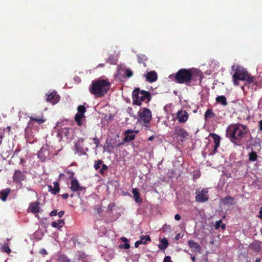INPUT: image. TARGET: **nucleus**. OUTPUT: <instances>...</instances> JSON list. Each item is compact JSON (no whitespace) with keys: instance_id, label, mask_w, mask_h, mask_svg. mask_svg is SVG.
Wrapping results in <instances>:
<instances>
[{"instance_id":"obj_1","label":"nucleus","mask_w":262,"mask_h":262,"mask_svg":"<svg viewBox=\"0 0 262 262\" xmlns=\"http://www.w3.org/2000/svg\"><path fill=\"white\" fill-rule=\"evenodd\" d=\"M248 129L246 126L241 124H232L227 129V136L232 142L240 140L245 138L248 133Z\"/></svg>"},{"instance_id":"obj_2","label":"nucleus","mask_w":262,"mask_h":262,"mask_svg":"<svg viewBox=\"0 0 262 262\" xmlns=\"http://www.w3.org/2000/svg\"><path fill=\"white\" fill-rule=\"evenodd\" d=\"M110 88V83L106 80L93 81L89 88L90 92L97 97H101L107 93Z\"/></svg>"},{"instance_id":"obj_3","label":"nucleus","mask_w":262,"mask_h":262,"mask_svg":"<svg viewBox=\"0 0 262 262\" xmlns=\"http://www.w3.org/2000/svg\"><path fill=\"white\" fill-rule=\"evenodd\" d=\"M232 68L235 71L232 76L234 85H237L239 80L245 81L248 83H251L254 81V78L251 77L244 68L235 66H233Z\"/></svg>"},{"instance_id":"obj_4","label":"nucleus","mask_w":262,"mask_h":262,"mask_svg":"<svg viewBox=\"0 0 262 262\" xmlns=\"http://www.w3.org/2000/svg\"><path fill=\"white\" fill-rule=\"evenodd\" d=\"M133 103L137 105H140L141 102H148L150 99L149 92L142 90L140 92L139 89L134 90L132 93Z\"/></svg>"},{"instance_id":"obj_5","label":"nucleus","mask_w":262,"mask_h":262,"mask_svg":"<svg viewBox=\"0 0 262 262\" xmlns=\"http://www.w3.org/2000/svg\"><path fill=\"white\" fill-rule=\"evenodd\" d=\"M189 70L182 69L180 70L176 75V80L179 83H185L189 85L190 81Z\"/></svg>"},{"instance_id":"obj_6","label":"nucleus","mask_w":262,"mask_h":262,"mask_svg":"<svg viewBox=\"0 0 262 262\" xmlns=\"http://www.w3.org/2000/svg\"><path fill=\"white\" fill-rule=\"evenodd\" d=\"M138 114L139 120L144 123L146 127H148L151 119V112L150 110L147 108H141Z\"/></svg>"},{"instance_id":"obj_7","label":"nucleus","mask_w":262,"mask_h":262,"mask_svg":"<svg viewBox=\"0 0 262 262\" xmlns=\"http://www.w3.org/2000/svg\"><path fill=\"white\" fill-rule=\"evenodd\" d=\"M188 134L184 128L180 126H176L173 129V137L180 141H184L187 137Z\"/></svg>"},{"instance_id":"obj_8","label":"nucleus","mask_w":262,"mask_h":262,"mask_svg":"<svg viewBox=\"0 0 262 262\" xmlns=\"http://www.w3.org/2000/svg\"><path fill=\"white\" fill-rule=\"evenodd\" d=\"M78 112L75 115V120L78 126L82 125L81 120L85 117L84 113L86 112V108L83 105H79L77 108Z\"/></svg>"},{"instance_id":"obj_9","label":"nucleus","mask_w":262,"mask_h":262,"mask_svg":"<svg viewBox=\"0 0 262 262\" xmlns=\"http://www.w3.org/2000/svg\"><path fill=\"white\" fill-rule=\"evenodd\" d=\"M189 72L190 73V81H199L200 82L202 80V78H203V74L202 72L197 69H189Z\"/></svg>"},{"instance_id":"obj_10","label":"nucleus","mask_w":262,"mask_h":262,"mask_svg":"<svg viewBox=\"0 0 262 262\" xmlns=\"http://www.w3.org/2000/svg\"><path fill=\"white\" fill-rule=\"evenodd\" d=\"M208 192V191L207 189H203L201 191L196 192L195 196L196 201L201 203L207 201L209 199Z\"/></svg>"},{"instance_id":"obj_11","label":"nucleus","mask_w":262,"mask_h":262,"mask_svg":"<svg viewBox=\"0 0 262 262\" xmlns=\"http://www.w3.org/2000/svg\"><path fill=\"white\" fill-rule=\"evenodd\" d=\"M37 155L38 157L41 161H44L46 159L49 158L50 157V152L48 146L47 145L42 146L39 150Z\"/></svg>"},{"instance_id":"obj_12","label":"nucleus","mask_w":262,"mask_h":262,"mask_svg":"<svg viewBox=\"0 0 262 262\" xmlns=\"http://www.w3.org/2000/svg\"><path fill=\"white\" fill-rule=\"evenodd\" d=\"M188 113L184 110H181L177 112V117L179 123H185L188 119Z\"/></svg>"},{"instance_id":"obj_13","label":"nucleus","mask_w":262,"mask_h":262,"mask_svg":"<svg viewBox=\"0 0 262 262\" xmlns=\"http://www.w3.org/2000/svg\"><path fill=\"white\" fill-rule=\"evenodd\" d=\"M46 100L53 104H55L59 101V96L57 94L56 92L53 91L49 94L47 95Z\"/></svg>"},{"instance_id":"obj_14","label":"nucleus","mask_w":262,"mask_h":262,"mask_svg":"<svg viewBox=\"0 0 262 262\" xmlns=\"http://www.w3.org/2000/svg\"><path fill=\"white\" fill-rule=\"evenodd\" d=\"M147 81L150 82H153L157 79V74L155 71H150L144 75Z\"/></svg>"},{"instance_id":"obj_15","label":"nucleus","mask_w":262,"mask_h":262,"mask_svg":"<svg viewBox=\"0 0 262 262\" xmlns=\"http://www.w3.org/2000/svg\"><path fill=\"white\" fill-rule=\"evenodd\" d=\"M188 244L190 249L195 252H201V248L199 245L193 240H189Z\"/></svg>"},{"instance_id":"obj_16","label":"nucleus","mask_w":262,"mask_h":262,"mask_svg":"<svg viewBox=\"0 0 262 262\" xmlns=\"http://www.w3.org/2000/svg\"><path fill=\"white\" fill-rule=\"evenodd\" d=\"M135 138V135L134 134V130L128 129L125 132L124 141L125 142H129L133 140Z\"/></svg>"},{"instance_id":"obj_17","label":"nucleus","mask_w":262,"mask_h":262,"mask_svg":"<svg viewBox=\"0 0 262 262\" xmlns=\"http://www.w3.org/2000/svg\"><path fill=\"white\" fill-rule=\"evenodd\" d=\"M39 202L36 201V202L32 203L30 204L29 209L30 211L34 213H38L40 211V208L39 207Z\"/></svg>"},{"instance_id":"obj_18","label":"nucleus","mask_w":262,"mask_h":262,"mask_svg":"<svg viewBox=\"0 0 262 262\" xmlns=\"http://www.w3.org/2000/svg\"><path fill=\"white\" fill-rule=\"evenodd\" d=\"M211 136L213 137L214 143L213 148V153L214 154L216 152L217 148L220 146L221 138L215 134H212Z\"/></svg>"},{"instance_id":"obj_19","label":"nucleus","mask_w":262,"mask_h":262,"mask_svg":"<svg viewBox=\"0 0 262 262\" xmlns=\"http://www.w3.org/2000/svg\"><path fill=\"white\" fill-rule=\"evenodd\" d=\"M70 188L73 191H79L82 189L76 179H73L71 181Z\"/></svg>"},{"instance_id":"obj_20","label":"nucleus","mask_w":262,"mask_h":262,"mask_svg":"<svg viewBox=\"0 0 262 262\" xmlns=\"http://www.w3.org/2000/svg\"><path fill=\"white\" fill-rule=\"evenodd\" d=\"M24 174L21 171L16 170L14 172L13 179L15 181L20 182L24 179Z\"/></svg>"},{"instance_id":"obj_21","label":"nucleus","mask_w":262,"mask_h":262,"mask_svg":"<svg viewBox=\"0 0 262 262\" xmlns=\"http://www.w3.org/2000/svg\"><path fill=\"white\" fill-rule=\"evenodd\" d=\"M215 100L216 102L221 104L223 106H226L227 105L226 98L223 95L217 96L215 98Z\"/></svg>"},{"instance_id":"obj_22","label":"nucleus","mask_w":262,"mask_h":262,"mask_svg":"<svg viewBox=\"0 0 262 262\" xmlns=\"http://www.w3.org/2000/svg\"><path fill=\"white\" fill-rule=\"evenodd\" d=\"M10 192V189L9 188H7L4 190H2L0 191V199L3 201H5L7 200V196L9 193Z\"/></svg>"},{"instance_id":"obj_23","label":"nucleus","mask_w":262,"mask_h":262,"mask_svg":"<svg viewBox=\"0 0 262 262\" xmlns=\"http://www.w3.org/2000/svg\"><path fill=\"white\" fill-rule=\"evenodd\" d=\"M70 129L67 127H63L58 132V135L62 138L63 136L67 137L69 134Z\"/></svg>"},{"instance_id":"obj_24","label":"nucleus","mask_w":262,"mask_h":262,"mask_svg":"<svg viewBox=\"0 0 262 262\" xmlns=\"http://www.w3.org/2000/svg\"><path fill=\"white\" fill-rule=\"evenodd\" d=\"M53 185L54 188H53L51 186H49V190L51 191L53 194H56L59 192L60 190L59 184L57 182H54L53 183Z\"/></svg>"},{"instance_id":"obj_25","label":"nucleus","mask_w":262,"mask_h":262,"mask_svg":"<svg viewBox=\"0 0 262 262\" xmlns=\"http://www.w3.org/2000/svg\"><path fill=\"white\" fill-rule=\"evenodd\" d=\"M83 142V140H78L75 144V148L76 150L81 154L82 153V145Z\"/></svg>"},{"instance_id":"obj_26","label":"nucleus","mask_w":262,"mask_h":262,"mask_svg":"<svg viewBox=\"0 0 262 262\" xmlns=\"http://www.w3.org/2000/svg\"><path fill=\"white\" fill-rule=\"evenodd\" d=\"M250 246L255 252H259L260 250V245L258 242L254 241L250 244Z\"/></svg>"},{"instance_id":"obj_27","label":"nucleus","mask_w":262,"mask_h":262,"mask_svg":"<svg viewBox=\"0 0 262 262\" xmlns=\"http://www.w3.org/2000/svg\"><path fill=\"white\" fill-rule=\"evenodd\" d=\"M64 224V222L63 220H58L57 222H53L52 223L51 225L54 228H57L60 229L63 227Z\"/></svg>"},{"instance_id":"obj_28","label":"nucleus","mask_w":262,"mask_h":262,"mask_svg":"<svg viewBox=\"0 0 262 262\" xmlns=\"http://www.w3.org/2000/svg\"><path fill=\"white\" fill-rule=\"evenodd\" d=\"M30 120L33 121H35L38 124H40L45 122V119L43 118V116H38V117H33L31 116L30 117Z\"/></svg>"},{"instance_id":"obj_29","label":"nucleus","mask_w":262,"mask_h":262,"mask_svg":"<svg viewBox=\"0 0 262 262\" xmlns=\"http://www.w3.org/2000/svg\"><path fill=\"white\" fill-rule=\"evenodd\" d=\"M132 193L134 195V198L135 201L137 203L141 202V200L140 199V195L138 190L137 188H134L132 190Z\"/></svg>"},{"instance_id":"obj_30","label":"nucleus","mask_w":262,"mask_h":262,"mask_svg":"<svg viewBox=\"0 0 262 262\" xmlns=\"http://www.w3.org/2000/svg\"><path fill=\"white\" fill-rule=\"evenodd\" d=\"M214 117V114L213 113L212 110L211 109H208L204 115V118L206 120L209 118H212Z\"/></svg>"},{"instance_id":"obj_31","label":"nucleus","mask_w":262,"mask_h":262,"mask_svg":"<svg viewBox=\"0 0 262 262\" xmlns=\"http://www.w3.org/2000/svg\"><path fill=\"white\" fill-rule=\"evenodd\" d=\"M161 244L158 245V247L161 250H165L168 246V241L166 239L164 238L161 240Z\"/></svg>"},{"instance_id":"obj_32","label":"nucleus","mask_w":262,"mask_h":262,"mask_svg":"<svg viewBox=\"0 0 262 262\" xmlns=\"http://www.w3.org/2000/svg\"><path fill=\"white\" fill-rule=\"evenodd\" d=\"M138 61L139 63H143L144 67H146V64L144 61L147 60V57L144 54H139L137 56Z\"/></svg>"},{"instance_id":"obj_33","label":"nucleus","mask_w":262,"mask_h":262,"mask_svg":"<svg viewBox=\"0 0 262 262\" xmlns=\"http://www.w3.org/2000/svg\"><path fill=\"white\" fill-rule=\"evenodd\" d=\"M140 241L142 244H146L147 242L150 241V238L149 235H142L140 236Z\"/></svg>"},{"instance_id":"obj_34","label":"nucleus","mask_w":262,"mask_h":262,"mask_svg":"<svg viewBox=\"0 0 262 262\" xmlns=\"http://www.w3.org/2000/svg\"><path fill=\"white\" fill-rule=\"evenodd\" d=\"M234 199L230 196H225L222 200L224 204H232Z\"/></svg>"},{"instance_id":"obj_35","label":"nucleus","mask_w":262,"mask_h":262,"mask_svg":"<svg viewBox=\"0 0 262 262\" xmlns=\"http://www.w3.org/2000/svg\"><path fill=\"white\" fill-rule=\"evenodd\" d=\"M215 227L216 229H219L220 227H221L222 229H224L226 228V225L225 224H222V221L220 220L216 222Z\"/></svg>"},{"instance_id":"obj_36","label":"nucleus","mask_w":262,"mask_h":262,"mask_svg":"<svg viewBox=\"0 0 262 262\" xmlns=\"http://www.w3.org/2000/svg\"><path fill=\"white\" fill-rule=\"evenodd\" d=\"M64 172L67 178H72L74 175V173L70 170H66Z\"/></svg>"},{"instance_id":"obj_37","label":"nucleus","mask_w":262,"mask_h":262,"mask_svg":"<svg viewBox=\"0 0 262 262\" xmlns=\"http://www.w3.org/2000/svg\"><path fill=\"white\" fill-rule=\"evenodd\" d=\"M102 163H103L102 161L100 160L96 161L95 162V164H94V166L95 169L98 170V169L100 168L101 165Z\"/></svg>"},{"instance_id":"obj_38","label":"nucleus","mask_w":262,"mask_h":262,"mask_svg":"<svg viewBox=\"0 0 262 262\" xmlns=\"http://www.w3.org/2000/svg\"><path fill=\"white\" fill-rule=\"evenodd\" d=\"M257 159V155L255 152H253L249 154V160L251 161H255Z\"/></svg>"},{"instance_id":"obj_39","label":"nucleus","mask_w":262,"mask_h":262,"mask_svg":"<svg viewBox=\"0 0 262 262\" xmlns=\"http://www.w3.org/2000/svg\"><path fill=\"white\" fill-rule=\"evenodd\" d=\"M58 262H72L70 259L64 256H60L59 257Z\"/></svg>"},{"instance_id":"obj_40","label":"nucleus","mask_w":262,"mask_h":262,"mask_svg":"<svg viewBox=\"0 0 262 262\" xmlns=\"http://www.w3.org/2000/svg\"><path fill=\"white\" fill-rule=\"evenodd\" d=\"M106 62L110 64H115L117 63V59L113 57H109L107 58Z\"/></svg>"},{"instance_id":"obj_41","label":"nucleus","mask_w":262,"mask_h":262,"mask_svg":"<svg viewBox=\"0 0 262 262\" xmlns=\"http://www.w3.org/2000/svg\"><path fill=\"white\" fill-rule=\"evenodd\" d=\"M2 250L7 253H9L11 252V250L8 244H5L2 247Z\"/></svg>"},{"instance_id":"obj_42","label":"nucleus","mask_w":262,"mask_h":262,"mask_svg":"<svg viewBox=\"0 0 262 262\" xmlns=\"http://www.w3.org/2000/svg\"><path fill=\"white\" fill-rule=\"evenodd\" d=\"M101 166V168L99 170V172L101 174H103L104 173V171H105L107 169L108 167L105 164H103V163H102Z\"/></svg>"},{"instance_id":"obj_43","label":"nucleus","mask_w":262,"mask_h":262,"mask_svg":"<svg viewBox=\"0 0 262 262\" xmlns=\"http://www.w3.org/2000/svg\"><path fill=\"white\" fill-rule=\"evenodd\" d=\"M95 210H96L97 213L98 214H100L102 212V210H103V209L100 205L96 206L95 208Z\"/></svg>"},{"instance_id":"obj_44","label":"nucleus","mask_w":262,"mask_h":262,"mask_svg":"<svg viewBox=\"0 0 262 262\" xmlns=\"http://www.w3.org/2000/svg\"><path fill=\"white\" fill-rule=\"evenodd\" d=\"M115 203H110L107 208V210L108 211H111L113 210V208L115 207Z\"/></svg>"},{"instance_id":"obj_45","label":"nucleus","mask_w":262,"mask_h":262,"mask_svg":"<svg viewBox=\"0 0 262 262\" xmlns=\"http://www.w3.org/2000/svg\"><path fill=\"white\" fill-rule=\"evenodd\" d=\"M125 75L127 77H130L133 75L132 71L129 69H127L125 72Z\"/></svg>"},{"instance_id":"obj_46","label":"nucleus","mask_w":262,"mask_h":262,"mask_svg":"<svg viewBox=\"0 0 262 262\" xmlns=\"http://www.w3.org/2000/svg\"><path fill=\"white\" fill-rule=\"evenodd\" d=\"M163 262H172L171 260V258L169 256H166L165 257Z\"/></svg>"},{"instance_id":"obj_47","label":"nucleus","mask_w":262,"mask_h":262,"mask_svg":"<svg viewBox=\"0 0 262 262\" xmlns=\"http://www.w3.org/2000/svg\"><path fill=\"white\" fill-rule=\"evenodd\" d=\"M162 229L164 231H166V230H170V226L166 224L163 225Z\"/></svg>"},{"instance_id":"obj_48","label":"nucleus","mask_w":262,"mask_h":262,"mask_svg":"<svg viewBox=\"0 0 262 262\" xmlns=\"http://www.w3.org/2000/svg\"><path fill=\"white\" fill-rule=\"evenodd\" d=\"M58 214V212L57 210H54L52 211L50 213L51 216H54L57 215Z\"/></svg>"},{"instance_id":"obj_49","label":"nucleus","mask_w":262,"mask_h":262,"mask_svg":"<svg viewBox=\"0 0 262 262\" xmlns=\"http://www.w3.org/2000/svg\"><path fill=\"white\" fill-rule=\"evenodd\" d=\"M93 140L94 141V144H96V147H98V145L99 144V141L98 140V139L96 137V138H93Z\"/></svg>"},{"instance_id":"obj_50","label":"nucleus","mask_w":262,"mask_h":262,"mask_svg":"<svg viewBox=\"0 0 262 262\" xmlns=\"http://www.w3.org/2000/svg\"><path fill=\"white\" fill-rule=\"evenodd\" d=\"M39 253L41 254L47 255L48 254L47 251L45 249H41L39 251Z\"/></svg>"},{"instance_id":"obj_51","label":"nucleus","mask_w":262,"mask_h":262,"mask_svg":"<svg viewBox=\"0 0 262 262\" xmlns=\"http://www.w3.org/2000/svg\"><path fill=\"white\" fill-rule=\"evenodd\" d=\"M262 131V120L258 122V132Z\"/></svg>"},{"instance_id":"obj_52","label":"nucleus","mask_w":262,"mask_h":262,"mask_svg":"<svg viewBox=\"0 0 262 262\" xmlns=\"http://www.w3.org/2000/svg\"><path fill=\"white\" fill-rule=\"evenodd\" d=\"M123 246L124 248V249H129V247H130V245H129V244L128 243H125L123 245Z\"/></svg>"},{"instance_id":"obj_53","label":"nucleus","mask_w":262,"mask_h":262,"mask_svg":"<svg viewBox=\"0 0 262 262\" xmlns=\"http://www.w3.org/2000/svg\"><path fill=\"white\" fill-rule=\"evenodd\" d=\"M181 217L180 215V214H176V215H174V219H175L176 220H177V221H179V220H181Z\"/></svg>"},{"instance_id":"obj_54","label":"nucleus","mask_w":262,"mask_h":262,"mask_svg":"<svg viewBox=\"0 0 262 262\" xmlns=\"http://www.w3.org/2000/svg\"><path fill=\"white\" fill-rule=\"evenodd\" d=\"M64 213V212L63 211H60L58 212L57 215L59 217H61L63 215Z\"/></svg>"},{"instance_id":"obj_55","label":"nucleus","mask_w":262,"mask_h":262,"mask_svg":"<svg viewBox=\"0 0 262 262\" xmlns=\"http://www.w3.org/2000/svg\"><path fill=\"white\" fill-rule=\"evenodd\" d=\"M140 244H142L141 242H140V241H137L135 244V247L136 248H137L139 247V246L140 245Z\"/></svg>"},{"instance_id":"obj_56","label":"nucleus","mask_w":262,"mask_h":262,"mask_svg":"<svg viewBox=\"0 0 262 262\" xmlns=\"http://www.w3.org/2000/svg\"><path fill=\"white\" fill-rule=\"evenodd\" d=\"M259 215L258 217L262 220V207L260 208V210L259 211Z\"/></svg>"},{"instance_id":"obj_57","label":"nucleus","mask_w":262,"mask_h":262,"mask_svg":"<svg viewBox=\"0 0 262 262\" xmlns=\"http://www.w3.org/2000/svg\"><path fill=\"white\" fill-rule=\"evenodd\" d=\"M69 196V194L67 193H63L62 195V197L63 199H67Z\"/></svg>"},{"instance_id":"obj_58","label":"nucleus","mask_w":262,"mask_h":262,"mask_svg":"<svg viewBox=\"0 0 262 262\" xmlns=\"http://www.w3.org/2000/svg\"><path fill=\"white\" fill-rule=\"evenodd\" d=\"M258 107L262 108V97L259 100V102H258Z\"/></svg>"},{"instance_id":"obj_59","label":"nucleus","mask_w":262,"mask_h":262,"mask_svg":"<svg viewBox=\"0 0 262 262\" xmlns=\"http://www.w3.org/2000/svg\"><path fill=\"white\" fill-rule=\"evenodd\" d=\"M66 177V174H65V173H60L59 176V178L60 179H61L63 177Z\"/></svg>"},{"instance_id":"obj_60","label":"nucleus","mask_w":262,"mask_h":262,"mask_svg":"<svg viewBox=\"0 0 262 262\" xmlns=\"http://www.w3.org/2000/svg\"><path fill=\"white\" fill-rule=\"evenodd\" d=\"M180 233H179V234H178L176 236L175 238H176V239L178 240V239H179V238H180Z\"/></svg>"},{"instance_id":"obj_61","label":"nucleus","mask_w":262,"mask_h":262,"mask_svg":"<svg viewBox=\"0 0 262 262\" xmlns=\"http://www.w3.org/2000/svg\"><path fill=\"white\" fill-rule=\"evenodd\" d=\"M154 139V136H150V137H149L148 138V140H149V141H151V140H152Z\"/></svg>"},{"instance_id":"obj_62","label":"nucleus","mask_w":262,"mask_h":262,"mask_svg":"<svg viewBox=\"0 0 262 262\" xmlns=\"http://www.w3.org/2000/svg\"><path fill=\"white\" fill-rule=\"evenodd\" d=\"M75 81L78 82L80 81V80L79 77H76V78H75Z\"/></svg>"},{"instance_id":"obj_63","label":"nucleus","mask_w":262,"mask_h":262,"mask_svg":"<svg viewBox=\"0 0 262 262\" xmlns=\"http://www.w3.org/2000/svg\"><path fill=\"white\" fill-rule=\"evenodd\" d=\"M121 239L123 242H126L127 241V238L125 237H123L121 238Z\"/></svg>"},{"instance_id":"obj_64","label":"nucleus","mask_w":262,"mask_h":262,"mask_svg":"<svg viewBox=\"0 0 262 262\" xmlns=\"http://www.w3.org/2000/svg\"><path fill=\"white\" fill-rule=\"evenodd\" d=\"M261 259L260 258H257L255 260V262H260Z\"/></svg>"}]
</instances>
